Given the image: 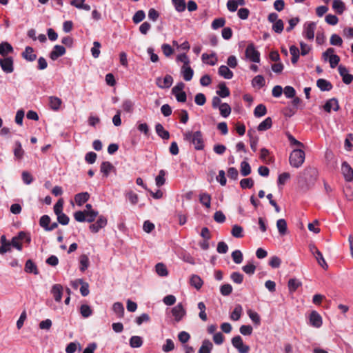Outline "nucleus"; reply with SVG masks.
I'll return each mask as SVG.
<instances>
[{
	"instance_id": "obj_56",
	"label": "nucleus",
	"mask_w": 353,
	"mask_h": 353,
	"mask_svg": "<svg viewBox=\"0 0 353 353\" xmlns=\"http://www.w3.org/2000/svg\"><path fill=\"white\" fill-rule=\"evenodd\" d=\"M172 3L175 7V9L178 12H183L185 9V0H172Z\"/></svg>"
},
{
	"instance_id": "obj_45",
	"label": "nucleus",
	"mask_w": 353,
	"mask_h": 353,
	"mask_svg": "<svg viewBox=\"0 0 353 353\" xmlns=\"http://www.w3.org/2000/svg\"><path fill=\"white\" fill-rule=\"evenodd\" d=\"M80 262V270L81 272H85V270L88 268L89 266V259L87 255L82 254L80 256L79 259Z\"/></svg>"
},
{
	"instance_id": "obj_47",
	"label": "nucleus",
	"mask_w": 353,
	"mask_h": 353,
	"mask_svg": "<svg viewBox=\"0 0 353 353\" xmlns=\"http://www.w3.org/2000/svg\"><path fill=\"white\" fill-rule=\"evenodd\" d=\"M252 83L253 86L257 85L261 88L265 85V80L262 75H257L252 79Z\"/></svg>"
},
{
	"instance_id": "obj_42",
	"label": "nucleus",
	"mask_w": 353,
	"mask_h": 353,
	"mask_svg": "<svg viewBox=\"0 0 353 353\" xmlns=\"http://www.w3.org/2000/svg\"><path fill=\"white\" fill-rule=\"evenodd\" d=\"M219 111H220L221 115L223 117L226 118L231 113V108H230V106L228 103H223L220 105Z\"/></svg>"
},
{
	"instance_id": "obj_10",
	"label": "nucleus",
	"mask_w": 353,
	"mask_h": 353,
	"mask_svg": "<svg viewBox=\"0 0 353 353\" xmlns=\"http://www.w3.org/2000/svg\"><path fill=\"white\" fill-rule=\"evenodd\" d=\"M172 314L176 322H179L185 315L186 311L182 303H179L172 309Z\"/></svg>"
},
{
	"instance_id": "obj_39",
	"label": "nucleus",
	"mask_w": 353,
	"mask_h": 353,
	"mask_svg": "<svg viewBox=\"0 0 353 353\" xmlns=\"http://www.w3.org/2000/svg\"><path fill=\"white\" fill-rule=\"evenodd\" d=\"M156 272L160 276H166L168 275V271L166 266L162 263H159L155 266Z\"/></svg>"
},
{
	"instance_id": "obj_12",
	"label": "nucleus",
	"mask_w": 353,
	"mask_h": 353,
	"mask_svg": "<svg viewBox=\"0 0 353 353\" xmlns=\"http://www.w3.org/2000/svg\"><path fill=\"white\" fill-rule=\"evenodd\" d=\"M173 83V78L170 74H166L162 79L161 77H158L156 79L157 85L162 89L169 88Z\"/></svg>"
},
{
	"instance_id": "obj_36",
	"label": "nucleus",
	"mask_w": 353,
	"mask_h": 353,
	"mask_svg": "<svg viewBox=\"0 0 353 353\" xmlns=\"http://www.w3.org/2000/svg\"><path fill=\"white\" fill-rule=\"evenodd\" d=\"M272 121L270 117H267L257 127L259 131H265L272 127Z\"/></svg>"
},
{
	"instance_id": "obj_4",
	"label": "nucleus",
	"mask_w": 353,
	"mask_h": 353,
	"mask_svg": "<svg viewBox=\"0 0 353 353\" xmlns=\"http://www.w3.org/2000/svg\"><path fill=\"white\" fill-rule=\"evenodd\" d=\"M245 57L254 63L260 62V52L256 49L253 43L251 42L248 45L245 50Z\"/></svg>"
},
{
	"instance_id": "obj_8",
	"label": "nucleus",
	"mask_w": 353,
	"mask_h": 353,
	"mask_svg": "<svg viewBox=\"0 0 353 353\" xmlns=\"http://www.w3.org/2000/svg\"><path fill=\"white\" fill-rule=\"evenodd\" d=\"M316 29L315 22H308L304 25L303 36L308 40H313L314 37V30Z\"/></svg>"
},
{
	"instance_id": "obj_53",
	"label": "nucleus",
	"mask_w": 353,
	"mask_h": 353,
	"mask_svg": "<svg viewBox=\"0 0 353 353\" xmlns=\"http://www.w3.org/2000/svg\"><path fill=\"white\" fill-rule=\"evenodd\" d=\"M122 108L125 112L131 113L134 110V103L131 100L126 99L123 102Z\"/></svg>"
},
{
	"instance_id": "obj_50",
	"label": "nucleus",
	"mask_w": 353,
	"mask_h": 353,
	"mask_svg": "<svg viewBox=\"0 0 353 353\" xmlns=\"http://www.w3.org/2000/svg\"><path fill=\"white\" fill-rule=\"evenodd\" d=\"M241 173L243 176H246L251 173V167L246 161L241 163Z\"/></svg>"
},
{
	"instance_id": "obj_37",
	"label": "nucleus",
	"mask_w": 353,
	"mask_h": 353,
	"mask_svg": "<svg viewBox=\"0 0 353 353\" xmlns=\"http://www.w3.org/2000/svg\"><path fill=\"white\" fill-rule=\"evenodd\" d=\"M243 308L242 306L239 304L236 305L233 310V312L231 313L230 319L232 321H238L242 314Z\"/></svg>"
},
{
	"instance_id": "obj_14",
	"label": "nucleus",
	"mask_w": 353,
	"mask_h": 353,
	"mask_svg": "<svg viewBox=\"0 0 353 353\" xmlns=\"http://www.w3.org/2000/svg\"><path fill=\"white\" fill-rule=\"evenodd\" d=\"M65 48L60 45H56L54 46L53 50L50 53V57L52 60H56L59 57L65 54Z\"/></svg>"
},
{
	"instance_id": "obj_5",
	"label": "nucleus",
	"mask_w": 353,
	"mask_h": 353,
	"mask_svg": "<svg viewBox=\"0 0 353 353\" xmlns=\"http://www.w3.org/2000/svg\"><path fill=\"white\" fill-rule=\"evenodd\" d=\"M232 344L239 353H248L250 351V347L243 344V339L239 335L232 339Z\"/></svg>"
},
{
	"instance_id": "obj_62",
	"label": "nucleus",
	"mask_w": 353,
	"mask_h": 353,
	"mask_svg": "<svg viewBox=\"0 0 353 353\" xmlns=\"http://www.w3.org/2000/svg\"><path fill=\"white\" fill-rule=\"evenodd\" d=\"M101 43L99 41L93 43V47L91 48L92 55L94 58H98L100 54Z\"/></svg>"
},
{
	"instance_id": "obj_40",
	"label": "nucleus",
	"mask_w": 353,
	"mask_h": 353,
	"mask_svg": "<svg viewBox=\"0 0 353 353\" xmlns=\"http://www.w3.org/2000/svg\"><path fill=\"white\" fill-rule=\"evenodd\" d=\"M267 113V108L263 104H259L254 108V114L256 117H261Z\"/></svg>"
},
{
	"instance_id": "obj_29",
	"label": "nucleus",
	"mask_w": 353,
	"mask_h": 353,
	"mask_svg": "<svg viewBox=\"0 0 353 353\" xmlns=\"http://www.w3.org/2000/svg\"><path fill=\"white\" fill-rule=\"evenodd\" d=\"M113 169L114 166L109 161H103L101 164L100 170L104 176L107 177Z\"/></svg>"
},
{
	"instance_id": "obj_63",
	"label": "nucleus",
	"mask_w": 353,
	"mask_h": 353,
	"mask_svg": "<svg viewBox=\"0 0 353 353\" xmlns=\"http://www.w3.org/2000/svg\"><path fill=\"white\" fill-rule=\"evenodd\" d=\"M232 292V287L230 284H223L220 288V292L223 296H228Z\"/></svg>"
},
{
	"instance_id": "obj_49",
	"label": "nucleus",
	"mask_w": 353,
	"mask_h": 353,
	"mask_svg": "<svg viewBox=\"0 0 353 353\" xmlns=\"http://www.w3.org/2000/svg\"><path fill=\"white\" fill-rule=\"evenodd\" d=\"M165 174H166L165 171L163 170H161L159 171L158 176L155 179L156 185L158 187H161V186H162L165 183Z\"/></svg>"
},
{
	"instance_id": "obj_35",
	"label": "nucleus",
	"mask_w": 353,
	"mask_h": 353,
	"mask_svg": "<svg viewBox=\"0 0 353 353\" xmlns=\"http://www.w3.org/2000/svg\"><path fill=\"white\" fill-rule=\"evenodd\" d=\"M79 312L83 318H88L92 314L93 312L90 306L87 304L81 305L79 308Z\"/></svg>"
},
{
	"instance_id": "obj_7",
	"label": "nucleus",
	"mask_w": 353,
	"mask_h": 353,
	"mask_svg": "<svg viewBox=\"0 0 353 353\" xmlns=\"http://www.w3.org/2000/svg\"><path fill=\"white\" fill-rule=\"evenodd\" d=\"M108 223L107 219L103 216H99L94 223L90 225L89 228L93 233L98 232L101 229L105 228Z\"/></svg>"
},
{
	"instance_id": "obj_27",
	"label": "nucleus",
	"mask_w": 353,
	"mask_h": 353,
	"mask_svg": "<svg viewBox=\"0 0 353 353\" xmlns=\"http://www.w3.org/2000/svg\"><path fill=\"white\" fill-rule=\"evenodd\" d=\"M14 49L12 46L8 42H2L0 43V54L6 57L9 53H12Z\"/></svg>"
},
{
	"instance_id": "obj_25",
	"label": "nucleus",
	"mask_w": 353,
	"mask_h": 353,
	"mask_svg": "<svg viewBox=\"0 0 353 353\" xmlns=\"http://www.w3.org/2000/svg\"><path fill=\"white\" fill-rule=\"evenodd\" d=\"M276 228L279 233L281 236H284L288 232L287 222L284 219H280L276 221Z\"/></svg>"
},
{
	"instance_id": "obj_23",
	"label": "nucleus",
	"mask_w": 353,
	"mask_h": 353,
	"mask_svg": "<svg viewBox=\"0 0 353 353\" xmlns=\"http://www.w3.org/2000/svg\"><path fill=\"white\" fill-rule=\"evenodd\" d=\"M218 90L216 91V94L221 98H225L230 94V91L229 88L226 86L224 82L220 83L218 85Z\"/></svg>"
},
{
	"instance_id": "obj_60",
	"label": "nucleus",
	"mask_w": 353,
	"mask_h": 353,
	"mask_svg": "<svg viewBox=\"0 0 353 353\" xmlns=\"http://www.w3.org/2000/svg\"><path fill=\"white\" fill-rule=\"evenodd\" d=\"M50 217L48 215H43L39 220V225L41 227L44 228L46 230V228L49 226L50 223Z\"/></svg>"
},
{
	"instance_id": "obj_16",
	"label": "nucleus",
	"mask_w": 353,
	"mask_h": 353,
	"mask_svg": "<svg viewBox=\"0 0 353 353\" xmlns=\"http://www.w3.org/2000/svg\"><path fill=\"white\" fill-rule=\"evenodd\" d=\"M63 286L61 284H54L51 289V293L57 302H61L63 294Z\"/></svg>"
},
{
	"instance_id": "obj_46",
	"label": "nucleus",
	"mask_w": 353,
	"mask_h": 353,
	"mask_svg": "<svg viewBox=\"0 0 353 353\" xmlns=\"http://www.w3.org/2000/svg\"><path fill=\"white\" fill-rule=\"evenodd\" d=\"M79 283L81 285L80 288V292L83 296H86L89 294V284L84 282L82 279H78Z\"/></svg>"
},
{
	"instance_id": "obj_20",
	"label": "nucleus",
	"mask_w": 353,
	"mask_h": 353,
	"mask_svg": "<svg viewBox=\"0 0 353 353\" xmlns=\"http://www.w3.org/2000/svg\"><path fill=\"white\" fill-rule=\"evenodd\" d=\"M89 199L90 194L87 192L77 194L74 196V201L79 206H81L87 202Z\"/></svg>"
},
{
	"instance_id": "obj_58",
	"label": "nucleus",
	"mask_w": 353,
	"mask_h": 353,
	"mask_svg": "<svg viewBox=\"0 0 353 353\" xmlns=\"http://www.w3.org/2000/svg\"><path fill=\"white\" fill-rule=\"evenodd\" d=\"M230 279L235 283L241 284L243 281V275L238 272H234L231 274Z\"/></svg>"
},
{
	"instance_id": "obj_55",
	"label": "nucleus",
	"mask_w": 353,
	"mask_h": 353,
	"mask_svg": "<svg viewBox=\"0 0 353 353\" xmlns=\"http://www.w3.org/2000/svg\"><path fill=\"white\" fill-rule=\"evenodd\" d=\"M225 19L224 18H217L215 19L212 23V28L214 30H216L219 28H222L225 26Z\"/></svg>"
},
{
	"instance_id": "obj_48",
	"label": "nucleus",
	"mask_w": 353,
	"mask_h": 353,
	"mask_svg": "<svg viewBox=\"0 0 353 353\" xmlns=\"http://www.w3.org/2000/svg\"><path fill=\"white\" fill-rule=\"evenodd\" d=\"M231 256H232L233 261L236 264H240L243 261V254L239 250H234V252H232Z\"/></svg>"
},
{
	"instance_id": "obj_26",
	"label": "nucleus",
	"mask_w": 353,
	"mask_h": 353,
	"mask_svg": "<svg viewBox=\"0 0 353 353\" xmlns=\"http://www.w3.org/2000/svg\"><path fill=\"white\" fill-rule=\"evenodd\" d=\"M213 348V344L208 339H205L202 342V345L200 347L198 353H211V350Z\"/></svg>"
},
{
	"instance_id": "obj_61",
	"label": "nucleus",
	"mask_w": 353,
	"mask_h": 353,
	"mask_svg": "<svg viewBox=\"0 0 353 353\" xmlns=\"http://www.w3.org/2000/svg\"><path fill=\"white\" fill-rule=\"evenodd\" d=\"M86 221L88 223L93 222L99 214L96 210H86Z\"/></svg>"
},
{
	"instance_id": "obj_41",
	"label": "nucleus",
	"mask_w": 353,
	"mask_h": 353,
	"mask_svg": "<svg viewBox=\"0 0 353 353\" xmlns=\"http://www.w3.org/2000/svg\"><path fill=\"white\" fill-rule=\"evenodd\" d=\"M143 345V339L139 336H133L130 339V345L133 348L140 347Z\"/></svg>"
},
{
	"instance_id": "obj_31",
	"label": "nucleus",
	"mask_w": 353,
	"mask_h": 353,
	"mask_svg": "<svg viewBox=\"0 0 353 353\" xmlns=\"http://www.w3.org/2000/svg\"><path fill=\"white\" fill-rule=\"evenodd\" d=\"M332 8L339 14H343L345 9L344 3L341 0H334L332 2Z\"/></svg>"
},
{
	"instance_id": "obj_44",
	"label": "nucleus",
	"mask_w": 353,
	"mask_h": 353,
	"mask_svg": "<svg viewBox=\"0 0 353 353\" xmlns=\"http://www.w3.org/2000/svg\"><path fill=\"white\" fill-rule=\"evenodd\" d=\"M231 234L235 238H242L244 236L243 229L240 225H234L232 228Z\"/></svg>"
},
{
	"instance_id": "obj_43",
	"label": "nucleus",
	"mask_w": 353,
	"mask_h": 353,
	"mask_svg": "<svg viewBox=\"0 0 353 353\" xmlns=\"http://www.w3.org/2000/svg\"><path fill=\"white\" fill-rule=\"evenodd\" d=\"M113 311L118 315L119 318L123 317L124 314V307L120 302H116L112 306Z\"/></svg>"
},
{
	"instance_id": "obj_28",
	"label": "nucleus",
	"mask_w": 353,
	"mask_h": 353,
	"mask_svg": "<svg viewBox=\"0 0 353 353\" xmlns=\"http://www.w3.org/2000/svg\"><path fill=\"white\" fill-rule=\"evenodd\" d=\"M25 271L28 273H32L35 275L39 274V270L36 264L31 259H28L26 261L25 265Z\"/></svg>"
},
{
	"instance_id": "obj_13",
	"label": "nucleus",
	"mask_w": 353,
	"mask_h": 353,
	"mask_svg": "<svg viewBox=\"0 0 353 353\" xmlns=\"http://www.w3.org/2000/svg\"><path fill=\"white\" fill-rule=\"evenodd\" d=\"M338 70L344 83L350 84L353 81V75L348 73V70L345 66L340 65L338 67Z\"/></svg>"
},
{
	"instance_id": "obj_6",
	"label": "nucleus",
	"mask_w": 353,
	"mask_h": 353,
	"mask_svg": "<svg viewBox=\"0 0 353 353\" xmlns=\"http://www.w3.org/2000/svg\"><path fill=\"white\" fill-rule=\"evenodd\" d=\"M0 66L6 73H12L14 71V61L11 57L0 59Z\"/></svg>"
},
{
	"instance_id": "obj_17",
	"label": "nucleus",
	"mask_w": 353,
	"mask_h": 353,
	"mask_svg": "<svg viewBox=\"0 0 353 353\" xmlns=\"http://www.w3.org/2000/svg\"><path fill=\"white\" fill-rule=\"evenodd\" d=\"M21 56L24 59L28 61H33L37 59V55L34 53V49L30 46L26 47Z\"/></svg>"
},
{
	"instance_id": "obj_59",
	"label": "nucleus",
	"mask_w": 353,
	"mask_h": 353,
	"mask_svg": "<svg viewBox=\"0 0 353 353\" xmlns=\"http://www.w3.org/2000/svg\"><path fill=\"white\" fill-rule=\"evenodd\" d=\"M284 28V24L281 19H279L274 23L272 26V30L276 33H281Z\"/></svg>"
},
{
	"instance_id": "obj_38",
	"label": "nucleus",
	"mask_w": 353,
	"mask_h": 353,
	"mask_svg": "<svg viewBox=\"0 0 353 353\" xmlns=\"http://www.w3.org/2000/svg\"><path fill=\"white\" fill-rule=\"evenodd\" d=\"M14 145V155L17 159H21L24 154V150L22 148L21 143L19 141H16Z\"/></svg>"
},
{
	"instance_id": "obj_24",
	"label": "nucleus",
	"mask_w": 353,
	"mask_h": 353,
	"mask_svg": "<svg viewBox=\"0 0 353 353\" xmlns=\"http://www.w3.org/2000/svg\"><path fill=\"white\" fill-rule=\"evenodd\" d=\"M155 130L157 134L163 139L168 140L170 139L169 132L165 130L161 123L156 124Z\"/></svg>"
},
{
	"instance_id": "obj_11",
	"label": "nucleus",
	"mask_w": 353,
	"mask_h": 353,
	"mask_svg": "<svg viewBox=\"0 0 353 353\" xmlns=\"http://www.w3.org/2000/svg\"><path fill=\"white\" fill-rule=\"evenodd\" d=\"M323 108L327 113L331 112L332 109L336 112L339 110L340 105L338 99L336 98H332L327 100L323 106Z\"/></svg>"
},
{
	"instance_id": "obj_64",
	"label": "nucleus",
	"mask_w": 353,
	"mask_h": 353,
	"mask_svg": "<svg viewBox=\"0 0 353 353\" xmlns=\"http://www.w3.org/2000/svg\"><path fill=\"white\" fill-rule=\"evenodd\" d=\"M330 44L333 46H341L343 44V40L338 34H333L330 37Z\"/></svg>"
},
{
	"instance_id": "obj_2",
	"label": "nucleus",
	"mask_w": 353,
	"mask_h": 353,
	"mask_svg": "<svg viewBox=\"0 0 353 353\" xmlns=\"http://www.w3.org/2000/svg\"><path fill=\"white\" fill-rule=\"evenodd\" d=\"M183 137L185 141L194 145V148L196 150H202L204 149V139L201 131H186L183 133Z\"/></svg>"
},
{
	"instance_id": "obj_9",
	"label": "nucleus",
	"mask_w": 353,
	"mask_h": 353,
	"mask_svg": "<svg viewBox=\"0 0 353 353\" xmlns=\"http://www.w3.org/2000/svg\"><path fill=\"white\" fill-rule=\"evenodd\" d=\"M341 172L346 181L350 182L353 181V169L347 162L344 161L342 163Z\"/></svg>"
},
{
	"instance_id": "obj_19",
	"label": "nucleus",
	"mask_w": 353,
	"mask_h": 353,
	"mask_svg": "<svg viewBox=\"0 0 353 353\" xmlns=\"http://www.w3.org/2000/svg\"><path fill=\"white\" fill-rule=\"evenodd\" d=\"M218 73L220 76L226 79H231L234 75L232 71H231L229 68L225 65H222L219 67Z\"/></svg>"
},
{
	"instance_id": "obj_52",
	"label": "nucleus",
	"mask_w": 353,
	"mask_h": 353,
	"mask_svg": "<svg viewBox=\"0 0 353 353\" xmlns=\"http://www.w3.org/2000/svg\"><path fill=\"white\" fill-rule=\"evenodd\" d=\"M248 314L254 323H255L257 325H260L261 318L257 312L249 310L248 311Z\"/></svg>"
},
{
	"instance_id": "obj_21",
	"label": "nucleus",
	"mask_w": 353,
	"mask_h": 353,
	"mask_svg": "<svg viewBox=\"0 0 353 353\" xmlns=\"http://www.w3.org/2000/svg\"><path fill=\"white\" fill-rule=\"evenodd\" d=\"M62 104V101L57 97L51 96L49 97V105L50 108L54 111L59 110Z\"/></svg>"
},
{
	"instance_id": "obj_22",
	"label": "nucleus",
	"mask_w": 353,
	"mask_h": 353,
	"mask_svg": "<svg viewBox=\"0 0 353 353\" xmlns=\"http://www.w3.org/2000/svg\"><path fill=\"white\" fill-rule=\"evenodd\" d=\"M316 85L321 91H330L332 88V83L324 79H318Z\"/></svg>"
},
{
	"instance_id": "obj_34",
	"label": "nucleus",
	"mask_w": 353,
	"mask_h": 353,
	"mask_svg": "<svg viewBox=\"0 0 353 353\" xmlns=\"http://www.w3.org/2000/svg\"><path fill=\"white\" fill-rule=\"evenodd\" d=\"M203 281L198 275L193 274L190 278V284L194 286L196 290H199L203 285Z\"/></svg>"
},
{
	"instance_id": "obj_3",
	"label": "nucleus",
	"mask_w": 353,
	"mask_h": 353,
	"mask_svg": "<svg viewBox=\"0 0 353 353\" xmlns=\"http://www.w3.org/2000/svg\"><path fill=\"white\" fill-rule=\"evenodd\" d=\"M305 152L303 150H294L289 157L290 165L296 168L301 167L305 161Z\"/></svg>"
},
{
	"instance_id": "obj_51",
	"label": "nucleus",
	"mask_w": 353,
	"mask_h": 353,
	"mask_svg": "<svg viewBox=\"0 0 353 353\" xmlns=\"http://www.w3.org/2000/svg\"><path fill=\"white\" fill-rule=\"evenodd\" d=\"M145 17V14L143 10H138L134 14L132 21L134 23L137 24L141 22Z\"/></svg>"
},
{
	"instance_id": "obj_30",
	"label": "nucleus",
	"mask_w": 353,
	"mask_h": 353,
	"mask_svg": "<svg viewBox=\"0 0 353 353\" xmlns=\"http://www.w3.org/2000/svg\"><path fill=\"white\" fill-rule=\"evenodd\" d=\"M199 201L206 208H210L211 205V196L206 192L201 193L199 195Z\"/></svg>"
},
{
	"instance_id": "obj_33",
	"label": "nucleus",
	"mask_w": 353,
	"mask_h": 353,
	"mask_svg": "<svg viewBox=\"0 0 353 353\" xmlns=\"http://www.w3.org/2000/svg\"><path fill=\"white\" fill-rule=\"evenodd\" d=\"M301 285V282L296 279H290L288 281V286L291 293L294 292Z\"/></svg>"
},
{
	"instance_id": "obj_1",
	"label": "nucleus",
	"mask_w": 353,
	"mask_h": 353,
	"mask_svg": "<svg viewBox=\"0 0 353 353\" xmlns=\"http://www.w3.org/2000/svg\"><path fill=\"white\" fill-rule=\"evenodd\" d=\"M317 175L318 172L316 169L313 168L305 169L302 174L299 176V188L303 192L307 191L313 186L317 178Z\"/></svg>"
},
{
	"instance_id": "obj_32",
	"label": "nucleus",
	"mask_w": 353,
	"mask_h": 353,
	"mask_svg": "<svg viewBox=\"0 0 353 353\" xmlns=\"http://www.w3.org/2000/svg\"><path fill=\"white\" fill-rule=\"evenodd\" d=\"M290 52L292 55L291 61H292V64L295 65L299 60V55L301 54L300 51L296 46H291L290 47Z\"/></svg>"
},
{
	"instance_id": "obj_15",
	"label": "nucleus",
	"mask_w": 353,
	"mask_h": 353,
	"mask_svg": "<svg viewBox=\"0 0 353 353\" xmlns=\"http://www.w3.org/2000/svg\"><path fill=\"white\" fill-rule=\"evenodd\" d=\"M310 322L311 325L319 328L322 325V318L316 311H312L310 315Z\"/></svg>"
},
{
	"instance_id": "obj_54",
	"label": "nucleus",
	"mask_w": 353,
	"mask_h": 353,
	"mask_svg": "<svg viewBox=\"0 0 353 353\" xmlns=\"http://www.w3.org/2000/svg\"><path fill=\"white\" fill-rule=\"evenodd\" d=\"M86 210L77 211L74 213V218L78 222L86 221Z\"/></svg>"
},
{
	"instance_id": "obj_57",
	"label": "nucleus",
	"mask_w": 353,
	"mask_h": 353,
	"mask_svg": "<svg viewBox=\"0 0 353 353\" xmlns=\"http://www.w3.org/2000/svg\"><path fill=\"white\" fill-rule=\"evenodd\" d=\"M240 185L243 189L251 188L254 185V181L251 178L243 179L240 181Z\"/></svg>"
},
{
	"instance_id": "obj_18",
	"label": "nucleus",
	"mask_w": 353,
	"mask_h": 353,
	"mask_svg": "<svg viewBox=\"0 0 353 353\" xmlns=\"http://www.w3.org/2000/svg\"><path fill=\"white\" fill-rule=\"evenodd\" d=\"M181 74L185 81H190L194 74V71L190 66L188 65H183L181 69Z\"/></svg>"
}]
</instances>
